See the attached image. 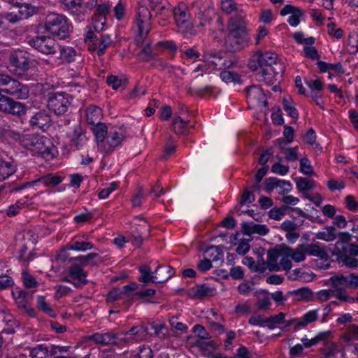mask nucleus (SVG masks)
Wrapping results in <instances>:
<instances>
[{
	"instance_id": "1",
	"label": "nucleus",
	"mask_w": 358,
	"mask_h": 358,
	"mask_svg": "<svg viewBox=\"0 0 358 358\" xmlns=\"http://www.w3.org/2000/svg\"><path fill=\"white\" fill-rule=\"evenodd\" d=\"M15 140L24 148L41 154L43 157L52 155L53 146L48 138L35 134H20L17 133Z\"/></svg>"
},
{
	"instance_id": "2",
	"label": "nucleus",
	"mask_w": 358,
	"mask_h": 358,
	"mask_svg": "<svg viewBox=\"0 0 358 358\" xmlns=\"http://www.w3.org/2000/svg\"><path fill=\"white\" fill-rule=\"evenodd\" d=\"M45 30L60 39L66 38L69 35V25L66 16L52 13L48 14L45 20Z\"/></svg>"
},
{
	"instance_id": "3",
	"label": "nucleus",
	"mask_w": 358,
	"mask_h": 358,
	"mask_svg": "<svg viewBox=\"0 0 358 358\" xmlns=\"http://www.w3.org/2000/svg\"><path fill=\"white\" fill-rule=\"evenodd\" d=\"M30 46L43 54H55L59 48L55 41L45 36H37L28 41Z\"/></svg>"
},
{
	"instance_id": "4",
	"label": "nucleus",
	"mask_w": 358,
	"mask_h": 358,
	"mask_svg": "<svg viewBox=\"0 0 358 358\" xmlns=\"http://www.w3.org/2000/svg\"><path fill=\"white\" fill-rule=\"evenodd\" d=\"M70 105L68 94L64 92L52 93L48 101V106L56 115L64 114Z\"/></svg>"
},
{
	"instance_id": "5",
	"label": "nucleus",
	"mask_w": 358,
	"mask_h": 358,
	"mask_svg": "<svg viewBox=\"0 0 358 358\" xmlns=\"http://www.w3.org/2000/svg\"><path fill=\"white\" fill-rule=\"evenodd\" d=\"M0 112L20 116L25 113L26 106L24 103L0 93Z\"/></svg>"
},
{
	"instance_id": "6",
	"label": "nucleus",
	"mask_w": 358,
	"mask_h": 358,
	"mask_svg": "<svg viewBox=\"0 0 358 358\" xmlns=\"http://www.w3.org/2000/svg\"><path fill=\"white\" fill-rule=\"evenodd\" d=\"M331 282V294L341 301L352 302L354 299L346 294L345 287L348 286L343 275H337L330 278Z\"/></svg>"
},
{
	"instance_id": "7",
	"label": "nucleus",
	"mask_w": 358,
	"mask_h": 358,
	"mask_svg": "<svg viewBox=\"0 0 358 358\" xmlns=\"http://www.w3.org/2000/svg\"><path fill=\"white\" fill-rule=\"evenodd\" d=\"M151 17L152 15L146 6H141L138 8L136 24L138 29V34L141 38H145L150 31V21Z\"/></svg>"
},
{
	"instance_id": "8",
	"label": "nucleus",
	"mask_w": 358,
	"mask_h": 358,
	"mask_svg": "<svg viewBox=\"0 0 358 358\" xmlns=\"http://www.w3.org/2000/svg\"><path fill=\"white\" fill-rule=\"evenodd\" d=\"M284 320L285 315H271L268 317H264V315H255L250 318L249 322L252 325L266 326L273 329L275 324L283 323Z\"/></svg>"
},
{
	"instance_id": "9",
	"label": "nucleus",
	"mask_w": 358,
	"mask_h": 358,
	"mask_svg": "<svg viewBox=\"0 0 358 358\" xmlns=\"http://www.w3.org/2000/svg\"><path fill=\"white\" fill-rule=\"evenodd\" d=\"M2 91L16 99H24L29 96L27 87L13 78H10L6 87L2 89Z\"/></svg>"
},
{
	"instance_id": "10",
	"label": "nucleus",
	"mask_w": 358,
	"mask_h": 358,
	"mask_svg": "<svg viewBox=\"0 0 358 358\" xmlns=\"http://www.w3.org/2000/svg\"><path fill=\"white\" fill-rule=\"evenodd\" d=\"M282 253L285 256H290L294 261L299 262L305 259L306 254L313 255V245L301 244L295 250L285 247L282 249Z\"/></svg>"
},
{
	"instance_id": "11",
	"label": "nucleus",
	"mask_w": 358,
	"mask_h": 358,
	"mask_svg": "<svg viewBox=\"0 0 358 358\" xmlns=\"http://www.w3.org/2000/svg\"><path fill=\"white\" fill-rule=\"evenodd\" d=\"M247 34L229 33L225 38V46L229 52L241 50L247 43Z\"/></svg>"
},
{
	"instance_id": "12",
	"label": "nucleus",
	"mask_w": 358,
	"mask_h": 358,
	"mask_svg": "<svg viewBox=\"0 0 358 358\" xmlns=\"http://www.w3.org/2000/svg\"><path fill=\"white\" fill-rule=\"evenodd\" d=\"M118 336L112 333L99 334L96 333L91 336L83 337L81 343H87L93 341L96 344L102 345H117Z\"/></svg>"
},
{
	"instance_id": "13",
	"label": "nucleus",
	"mask_w": 358,
	"mask_h": 358,
	"mask_svg": "<svg viewBox=\"0 0 358 358\" xmlns=\"http://www.w3.org/2000/svg\"><path fill=\"white\" fill-rule=\"evenodd\" d=\"M63 5V8L71 15L76 16L79 19L83 17L87 12V7L83 0H59Z\"/></svg>"
},
{
	"instance_id": "14",
	"label": "nucleus",
	"mask_w": 358,
	"mask_h": 358,
	"mask_svg": "<svg viewBox=\"0 0 358 358\" xmlns=\"http://www.w3.org/2000/svg\"><path fill=\"white\" fill-rule=\"evenodd\" d=\"M295 41L300 45H304L303 54L306 57L313 59V37L306 38L303 33L295 32L292 35Z\"/></svg>"
},
{
	"instance_id": "15",
	"label": "nucleus",
	"mask_w": 358,
	"mask_h": 358,
	"mask_svg": "<svg viewBox=\"0 0 358 358\" xmlns=\"http://www.w3.org/2000/svg\"><path fill=\"white\" fill-rule=\"evenodd\" d=\"M51 118L48 113L41 110L31 116L29 123L33 127L39 128L43 131L51 125Z\"/></svg>"
},
{
	"instance_id": "16",
	"label": "nucleus",
	"mask_w": 358,
	"mask_h": 358,
	"mask_svg": "<svg viewBox=\"0 0 358 358\" xmlns=\"http://www.w3.org/2000/svg\"><path fill=\"white\" fill-rule=\"evenodd\" d=\"M246 96L248 101L252 103L263 104L265 107L268 106L263 90L256 85H252L247 88Z\"/></svg>"
},
{
	"instance_id": "17",
	"label": "nucleus",
	"mask_w": 358,
	"mask_h": 358,
	"mask_svg": "<svg viewBox=\"0 0 358 358\" xmlns=\"http://www.w3.org/2000/svg\"><path fill=\"white\" fill-rule=\"evenodd\" d=\"M11 65L20 71H26L29 68V59L26 53L22 50L13 52L10 55Z\"/></svg>"
},
{
	"instance_id": "18",
	"label": "nucleus",
	"mask_w": 358,
	"mask_h": 358,
	"mask_svg": "<svg viewBox=\"0 0 358 358\" xmlns=\"http://www.w3.org/2000/svg\"><path fill=\"white\" fill-rule=\"evenodd\" d=\"M173 15L178 27H183L191 17L188 7L184 3H180L174 8Z\"/></svg>"
},
{
	"instance_id": "19",
	"label": "nucleus",
	"mask_w": 358,
	"mask_h": 358,
	"mask_svg": "<svg viewBox=\"0 0 358 358\" xmlns=\"http://www.w3.org/2000/svg\"><path fill=\"white\" fill-rule=\"evenodd\" d=\"M62 182V178L58 176H54L52 174H48L41 177L40 178L33 180L31 182H27L23 184L22 186L15 188L13 191H17L24 189L28 185H34L38 182L43 183L45 186H56Z\"/></svg>"
},
{
	"instance_id": "20",
	"label": "nucleus",
	"mask_w": 358,
	"mask_h": 358,
	"mask_svg": "<svg viewBox=\"0 0 358 358\" xmlns=\"http://www.w3.org/2000/svg\"><path fill=\"white\" fill-rule=\"evenodd\" d=\"M288 14L291 15L287 20L289 24L293 27L297 26L299 24L300 17L302 16L301 10L299 8L292 5H286L280 10V15H286Z\"/></svg>"
},
{
	"instance_id": "21",
	"label": "nucleus",
	"mask_w": 358,
	"mask_h": 358,
	"mask_svg": "<svg viewBox=\"0 0 358 358\" xmlns=\"http://www.w3.org/2000/svg\"><path fill=\"white\" fill-rule=\"evenodd\" d=\"M124 136L117 131L111 133L108 137L107 141L104 146H100V151L103 153H108L111 152L114 148L119 145L124 139Z\"/></svg>"
},
{
	"instance_id": "22",
	"label": "nucleus",
	"mask_w": 358,
	"mask_h": 358,
	"mask_svg": "<svg viewBox=\"0 0 358 358\" xmlns=\"http://www.w3.org/2000/svg\"><path fill=\"white\" fill-rule=\"evenodd\" d=\"M229 33L247 34L245 22L240 15L231 17L228 25Z\"/></svg>"
},
{
	"instance_id": "23",
	"label": "nucleus",
	"mask_w": 358,
	"mask_h": 358,
	"mask_svg": "<svg viewBox=\"0 0 358 358\" xmlns=\"http://www.w3.org/2000/svg\"><path fill=\"white\" fill-rule=\"evenodd\" d=\"M241 225L242 232L245 235L250 236L252 234H258L264 236L268 232V229L266 225L257 224L254 222H243Z\"/></svg>"
},
{
	"instance_id": "24",
	"label": "nucleus",
	"mask_w": 358,
	"mask_h": 358,
	"mask_svg": "<svg viewBox=\"0 0 358 358\" xmlns=\"http://www.w3.org/2000/svg\"><path fill=\"white\" fill-rule=\"evenodd\" d=\"M154 283H162L168 280L174 275L173 268L171 266L162 267L159 266L155 271Z\"/></svg>"
},
{
	"instance_id": "25",
	"label": "nucleus",
	"mask_w": 358,
	"mask_h": 358,
	"mask_svg": "<svg viewBox=\"0 0 358 358\" xmlns=\"http://www.w3.org/2000/svg\"><path fill=\"white\" fill-rule=\"evenodd\" d=\"M102 110L100 108L90 106L86 109V119L88 124L93 125L101 123Z\"/></svg>"
},
{
	"instance_id": "26",
	"label": "nucleus",
	"mask_w": 358,
	"mask_h": 358,
	"mask_svg": "<svg viewBox=\"0 0 358 358\" xmlns=\"http://www.w3.org/2000/svg\"><path fill=\"white\" fill-rule=\"evenodd\" d=\"M92 130L96 137L98 148L100 150V146H104L105 144L104 139L108 133L107 127L104 123L101 122L93 125Z\"/></svg>"
},
{
	"instance_id": "27",
	"label": "nucleus",
	"mask_w": 358,
	"mask_h": 358,
	"mask_svg": "<svg viewBox=\"0 0 358 358\" xmlns=\"http://www.w3.org/2000/svg\"><path fill=\"white\" fill-rule=\"evenodd\" d=\"M265 188L268 192H271L276 187H282V185H287L289 188L283 189V192H288L291 189V184L289 181L280 180L276 178H268L265 180Z\"/></svg>"
},
{
	"instance_id": "28",
	"label": "nucleus",
	"mask_w": 358,
	"mask_h": 358,
	"mask_svg": "<svg viewBox=\"0 0 358 358\" xmlns=\"http://www.w3.org/2000/svg\"><path fill=\"white\" fill-rule=\"evenodd\" d=\"M280 255V252L276 249H271L268 250V258L266 262L270 271H278L280 269V266L278 264V259Z\"/></svg>"
},
{
	"instance_id": "29",
	"label": "nucleus",
	"mask_w": 358,
	"mask_h": 358,
	"mask_svg": "<svg viewBox=\"0 0 358 358\" xmlns=\"http://www.w3.org/2000/svg\"><path fill=\"white\" fill-rule=\"evenodd\" d=\"M141 326H134L129 331H121V335L124 337L120 338V343H128L134 339V336H139L143 332Z\"/></svg>"
},
{
	"instance_id": "30",
	"label": "nucleus",
	"mask_w": 358,
	"mask_h": 358,
	"mask_svg": "<svg viewBox=\"0 0 358 358\" xmlns=\"http://www.w3.org/2000/svg\"><path fill=\"white\" fill-rule=\"evenodd\" d=\"M288 294L297 301H310L313 298V292L311 289L308 287H302L296 290H293Z\"/></svg>"
},
{
	"instance_id": "31",
	"label": "nucleus",
	"mask_w": 358,
	"mask_h": 358,
	"mask_svg": "<svg viewBox=\"0 0 358 358\" xmlns=\"http://www.w3.org/2000/svg\"><path fill=\"white\" fill-rule=\"evenodd\" d=\"M70 275L78 280L80 283L87 284V280H86L87 273L85 272L78 264H73L69 268Z\"/></svg>"
},
{
	"instance_id": "32",
	"label": "nucleus",
	"mask_w": 358,
	"mask_h": 358,
	"mask_svg": "<svg viewBox=\"0 0 358 358\" xmlns=\"http://www.w3.org/2000/svg\"><path fill=\"white\" fill-rule=\"evenodd\" d=\"M141 276L138 279L139 282L147 284L150 282L154 283L155 273L151 271L150 268L147 265H142L139 267Z\"/></svg>"
},
{
	"instance_id": "33",
	"label": "nucleus",
	"mask_w": 358,
	"mask_h": 358,
	"mask_svg": "<svg viewBox=\"0 0 358 358\" xmlns=\"http://www.w3.org/2000/svg\"><path fill=\"white\" fill-rule=\"evenodd\" d=\"M192 292L194 297L197 299H203L206 296H213L215 289L206 286V285H201L197 286Z\"/></svg>"
},
{
	"instance_id": "34",
	"label": "nucleus",
	"mask_w": 358,
	"mask_h": 358,
	"mask_svg": "<svg viewBox=\"0 0 358 358\" xmlns=\"http://www.w3.org/2000/svg\"><path fill=\"white\" fill-rule=\"evenodd\" d=\"M316 237L326 241H332L337 237L336 229L334 226L327 227L325 231L318 232L316 234Z\"/></svg>"
},
{
	"instance_id": "35",
	"label": "nucleus",
	"mask_w": 358,
	"mask_h": 358,
	"mask_svg": "<svg viewBox=\"0 0 358 358\" xmlns=\"http://www.w3.org/2000/svg\"><path fill=\"white\" fill-rule=\"evenodd\" d=\"M49 354L48 348L42 344L31 348L29 351V355L32 358H46Z\"/></svg>"
},
{
	"instance_id": "36",
	"label": "nucleus",
	"mask_w": 358,
	"mask_h": 358,
	"mask_svg": "<svg viewBox=\"0 0 358 358\" xmlns=\"http://www.w3.org/2000/svg\"><path fill=\"white\" fill-rule=\"evenodd\" d=\"M194 345L203 352L209 353L213 352L218 347V345L214 341H205L203 340H196Z\"/></svg>"
},
{
	"instance_id": "37",
	"label": "nucleus",
	"mask_w": 358,
	"mask_h": 358,
	"mask_svg": "<svg viewBox=\"0 0 358 358\" xmlns=\"http://www.w3.org/2000/svg\"><path fill=\"white\" fill-rule=\"evenodd\" d=\"M324 358H331L335 356L337 352V345L333 342H326L324 346L320 349Z\"/></svg>"
},
{
	"instance_id": "38",
	"label": "nucleus",
	"mask_w": 358,
	"mask_h": 358,
	"mask_svg": "<svg viewBox=\"0 0 358 358\" xmlns=\"http://www.w3.org/2000/svg\"><path fill=\"white\" fill-rule=\"evenodd\" d=\"M338 262L342 266H345L350 268H355L358 266V259L346 255H339Z\"/></svg>"
},
{
	"instance_id": "39",
	"label": "nucleus",
	"mask_w": 358,
	"mask_h": 358,
	"mask_svg": "<svg viewBox=\"0 0 358 358\" xmlns=\"http://www.w3.org/2000/svg\"><path fill=\"white\" fill-rule=\"evenodd\" d=\"M15 172L14 168L8 162L0 159V182L7 178Z\"/></svg>"
},
{
	"instance_id": "40",
	"label": "nucleus",
	"mask_w": 358,
	"mask_h": 358,
	"mask_svg": "<svg viewBox=\"0 0 358 358\" xmlns=\"http://www.w3.org/2000/svg\"><path fill=\"white\" fill-rule=\"evenodd\" d=\"M141 53L144 55L145 60L153 59L158 55L157 46L151 47L150 43H146L143 46Z\"/></svg>"
},
{
	"instance_id": "41",
	"label": "nucleus",
	"mask_w": 358,
	"mask_h": 358,
	"mask_svg": "<svg viewBox=\"0 0 358 358\" xmlns=\"http://www.w3.org/2000/svg\"><path fill=\"white\" fill-rule=\"evenodd\" d=\"M223 245H211L206 250V252H210L211 250H215V254L212 252L209 257L212 258L213 262L222 260L223 259Z\"/></svg>"
},
{
	"instance_id": "42",
	"label": "nucleus",
	"mask_w": 358,
	"mask_h": 358,
	"mask_svg": "<svg viewBox=\"0 0 358 358\" xmlns=\"http://www.w3.org/2000/svg\"><path fill=\"white\" fill-rule=\"evenodd\" d=\"M220 78L225 83H241L239 75L233 71H223L220 73Z\"/></svg>"
},
{
	"instance_id": "43",
	"label": "nucleus",
	"mask_w": 358,
	"mask_h": 358,
	"mask_svg": "<svg viewBox=\"0 0 358 358\" xmlns=\"http://www.w3.org/2000/svg\"><path fill=\"white\" fill-rule=\"evenodd\" d=\"M8 24H14L20 21L23 17V13L21 9H18L15 11L8 12L3 13Z\"/></svg>"
},
{
	"instance_id": "44",
	"label": "nucleus",
	"mask_w": 358,
	"mask_h": 358,
	"mask_svg": "<svg viewBox=\"0 0 358 358\" xmlns=\"http://www.w3.org/2000/svg\"><path fill=\"white\" fill-rule=\"evenodd\" d=\"M296 180V187L299 191L303 192L304 194H306V192L313 187V182L312 180H308L305 178H299Z\"/></svg>"
},
{
	"instance_id": "45",
	"label": "nucleus",
	"mask_w": 358,
	"mask_h": 358,
	"mask_svg": "<svg viewBox=\"0 0 358 358\" xmlns=\"http://www.w3.org/2000/svg\"><path fill=\"white\" fill-rule=\"evenodd\" d=\"M283 109L288 113L292 118L298 117V113L296 108L292 105V100L291 99L284 98L282 100Z\"/></svg>"
},
{
	"instance_id": "46",
	"label": "nucleus",
	"mask_w": 358,
	"mask_h": 358,
	"mask_svg": "<svg viewBox=\"0 0 358 358\" xmlns=\"http://www.w3.org/2000/svg\"><path fill=\"white\" fill-rule=\"evenodd\" d=\"M121 299L124 300H127V299H125L124 294L121 288H113L108 294L107 301L108 302H114Z\"/></svg>"
},
{
	"instance_id": "47",
	"label": "nucleus",
	"mask_w": 358,
	"mask_h": 358,
	"mask_svg": "<svg viewBox=\"0 0 358 358\" xmlns=\"http://www.w3.org/2000/svg\"><path fill=\"white\" fill-rule=\"evenodd\" d=\"M60 56L62 59L69 63L74 59L76 52L71 47L62 48H60Z\"/></svg>"
},
{
	"instance_id": "48",
	"label": "nucleus",
	"mask_w": 358,
	"mask_h": 358,
	"mask_svg": "<svg viewBox=\"0 0 358 358\" xmlns=\"http://www.w3.org/2000/svg\"><path fill=\"white\" fill-rule=\"evenodd\" d=\"M188 123L189 121L183 120L180 116L176 117L173 120L175 132L177 134H182L184 129Z\"/></svg>"
},
{
	"instance_id": "49",
	"label": "nucleus",
	"mask_w": 358,
	"mask_h": 358,
	"mask_svg": "<svg viewBox=\"0 0 358 358\" xmlns=\"http://www.w3.org/2000/svg\"><path fill=\"white\" fill-rule=\"evenodd\" d=\"M22 280L24 285L27 288H34L38 285L36 279L27 271H24L22 273Z\"/></svg>"
},
{
	"instance_id": "50",
	"label": "nucleus",
	"mask_w": 358,
	"mask_h": 358,
	"mask_svg": "<svg viewBox=\"0 0 358 358\" xmlns=\"http://www.w3.org/2000/svg\"><path fill=\"white\" fill-rule=\"evenodd\" d=\"M151 327L154 329V334L161 338H164L168 334V329L164 324L153 323Z\"/></svg>"
},
{
	"instance_id": "51",
	"label": "nucleus",
	"mask_w": 358,
	"mask_h": 358,
	"mask_svg": "<svg viewBox=\"0 0 358 358\" xmlns=\"http://www.w3.org/2000/svg\"><path fill=\"white\" fill-rule=\"evenodd\" d=\"M193 331L197 334L199 340H209L211 338V336L208 333L204 327L201 324H196L193 328Z\"/></svg>"
},
{
	"instance_id": "52",
	"label": "nucleus",
	"mask_w": 358,
	"mask_h": 358,
	"mask_svg": "<svg viewBox=\"0 0 358 358\" xmlns=\"http://www.w3.org/2000/svg\"><path fill=\"white\" fill-rule=\"evenodd\" d=\"M138 288V285L136 282H131L128 285H125L122 287L121 289L124 294L125 299L127 300H130L133 298V296H135L134 294H131V292L136 290Z\"/></svg>"
},
{
	"instance_id": "53",
	"label": "nucleus",
	"mask_w": 358,
	"mask_h": 358,
	"mask_svg": "<svg viewBox=\"0 0 358 358\" xmlns=\"http://www.w3.org/2000/svg\"><path fill=\"white\" fill-rule=\"evenodd\" d=\"M315 257L317 258L315 259H320V261L327 262L329 260V257L326 252V250L321 248L318 243H315Z\"/></svg>"
},
{
	"instance_id": "54",
	"label": "nucleus",
	"mask_w": 358,
	"mask_h": 358,
	"mask_svg": "<svg viewBox=\"0 0 358 358\" xmlns=\"http://www.w3.org/2000/svg\"><path fill=\"white\" fill-rule=\"evenodd\" d=\"M97 256H98L97 253L92 252V253L88 254L86 256L71 257V258H69V262H71L73 260L79 261V262H80L81 265L85 266V265H87L92 259L96 257Z\"/></svg>"
},
{
	"instance_id": "55",
	"label": "nucleus",
	"mask_w": 358,
	"mask_h": 358,
	"mask_svg": "<svg viewBox=\"0 0 358 358\" xmlns=\"http://www.w3.org/2000/svg\"><path fill=\"white\" fill-rule=\"evenodd\" d=\"M262 76L264 78L263 80L268 84L272 83L273 77V69L272 66H266L262 70Z\"/></svg>"
},
{
	"instance_id": "56",
	"label": "nucleus",
	"mask_w": 358,
	"mask_h": 358,
	"mask_svg": "<svg viewBox=\"0 0 358 358\" xmlns=\"http://www.w3.org/2000/svg\"><path fill=\"white\" fill-rule=\"evenodd\" d=\"M221 6L222 10L227 14L236 10V4L233 0H222Z\"/></svg>"
},
{
	"instance_id": "57",
	"label": "nucleus",
	"mask_w": 358,
	"mask_h": 358,
	"mask_svg": "<svg viewBox=\"0 0 358 358\" xmlns=\"http://www.w3.org/2000/svg\"><path fill=\"white\" fill-rule=\"evenodd\" d=\"M134 358H153L152 350L149 346L143 345Z\"/></svg>"
},
{
	"instance_id": "58",
	"label": "nucleus",
	"mask_w": 358,
	"mask_h": 358,
	"mask_svg": "<svg viewBox=\"0 0 358 358\" xmlns=\"http://www.w3.org/2000/svg\"><path fill=\"white\" fill-rule=\"evenodd\" d=\"M331 337L332 332L331 331L320 332L315 336V345L317 344L320 342H323V343H325L326 342H330L329 340Z\"/></svg>"
},
{
	"instance_id": "59",
	"label": "nucleus",
	"mask_w": 358,
	"mask_h": 358,
	"mask_svg": "<svg viewBox=\"0 0 358 358\" xmlns=\"http://www.w3.org/2000/svg\"><path fill=\"white\" fill-rule=\"evenodd\" d=\"M178 28L185 37H188L189 36H194L196 34V31L194 29L193 24H192L189 21H188L187 24L184 25L183 27Z\"/></svg>"
},
{
	"instance_id": "60",
	"label": "nucleus",
	"mask_w": 358,
	"mask_h": 358,
	"mask_svg": "<svg viewBox=\"0 0 358 358\" xmlns=\"http://www.w3.org/2000/svg\"><path fill=\"white\" fill-rule=\"evenodd\" d=\"M287 208V206H283L280 208H273L268 213L269 217L271 219L279 220L285 215V211Z\"/></svg>"
},
{
	"instance_id": "61",
	"label": "nucleus",
	"mask_w": 358,
	"mask_h": 358,
	"mask_svg": "<svg viewBox=\"0 0 358 358\" xmlns=\"http://www.w3.org/2000/svg\"><path fill=\"white\" fill-rule=\"evenodd\" d=\"M252 239H250H250H242L236 250V252L241 255H245L249 251V250L250 248L249 242Z\"/></svg>"
},
{
	"instance_id": "62",
	"label": "nucleus",
	"mask_w": 358,
	"mask_h": 358,
	"mask_svg": "<svg viewBox=\"0 0 358 358\" xmlns=\"http://www.w3.org/2000/svg\"><path fill=\"white\" fill-rule=\"evenodd\" d=\"M257 261L255 262V272L264 273L268 268L267 262H265L262 255H258Z\"/></svg>"
},
{
	"instance_id": "63",
	"label": "nucleus",
	"mask_w": 358,
	"mask_h": 358,
	"mask_svg": "<svg viewBox=\"0 0 358 358\" xmlns=\"http://www.w3.org/2000/svg\"><path fill=\"white\" fill-rule=\"evenodd\" d=\"M117 183L116 182H113L112 183L110 184V187L104 188L99 192L98 194L99 198L100 199H106L113 191L117 189Z\"/></svg>"
},
{
	"instance_id": "64",
	"label": "nucleus",
	"mask_w": 358,
	"mask_h": 358,
	"mask_svg": "<svg viewBox=\"0 0 358 358\" xmlns=\"http://www.w3.org/2000/svg\"><path fill=\"white\" fill-rule=\"evenodd\" d=\"M0 135L4 138H13L15 140L17 133L13 131L9 126H0Z\"/></svg>"
}]
</instances>
